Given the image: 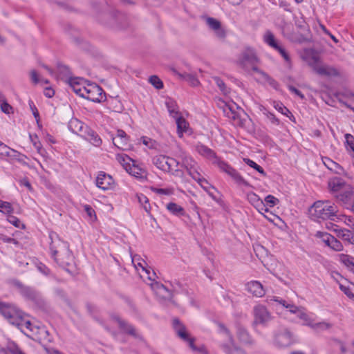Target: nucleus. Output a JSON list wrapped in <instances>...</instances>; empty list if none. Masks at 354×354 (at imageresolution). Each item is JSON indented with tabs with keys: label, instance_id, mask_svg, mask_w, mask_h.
<instances>
[{
	"label": "nucleus",
	"instance_id": "obj_33",
	"mask_svg": "<svg viewBox=\"0 0 354 354\" xmlns=\"http://www.w3.org/2000/svg\"><path fill=\"white\" fill-rule=\"evenodd\" d=\"M166 207L172 214L178 216H183L185 214V209L179 205L175 203H169Z\"/></svg>",
	"mask_w": 354,
	"mask_h": 354
},
{
	"label": "nucleus",
	"instance_id": "obj_37",
	"mask_svg": "<svg viewBox=\"0 0 354 354\" xmlns=\"http://www.w3.org/2000/svg\"><path fill=\"white\" fill-rule=\"evenodd\" d=\"M165 105L167 106L168 111L169 112V114L172 117L177 118V116L179 115V112L176 102L171 99H169L165 102Z\"/></svg>",
	"mask_w": 354,
	"mask_h": 354
},
{
	"label": "nucleus",
	"instance_id": "obj_46",
	"mask_svg": "<svg viewBox=\"0 0 354 354\" xmlns=\"http://www.w3.org/2000/svg\"><path fill=\"white\" fill-rule=\"evenodd\" d=\"M214 81L223 94L227 95L230 93V89L225 85V82L220 77H214Z\"/></svg>",
	"mask_w": 354,
	"mask_h": 354
},
{
	"label": "nucleus",
	"instance_id": "obj_47",
	"mask_svg": "<svg viewBox=\"0 0 354 354\" xmlns=\"http://www.w3.org/2000/svg\"><path fill=\"white\" fill-rule=\"evenodd\" d=\"M332 327V324L328 322H318L313 324L312 328L313 330L316 331H322L328 330Z\"/></svg>",
	"mask_w": 354,
	"mask_h": 354
},
{
	"label": "nucleus",
	"instance_id": "obj_22",
	"mask_svg": "<svg viewBox=\"0 0 354 354\" xmlns=\"http://www.w3.org/2000/svg\"><path fill=\"white\" fill-rule=\"evenodd\" d=\"M326 227L335 232L337 236L341 237L345 241H348V240L354 238V235L352 234L351 230L339 228L337 225L333 224L331 222L326 223Z\"/></svg>",
	"mask_w": 354,
	"mask_h": 354
},
{
	"label": "nucleus",
	"instance_id": "obj_28",
	"mask_svg": "<svg viewBox=\"0 0 354 354\" xmlns=\"http://www.w3.org/2000/svg\"><path fill=\"white\" fill-rule=\"evenodd\" d=\"M115 159L126 171L131 170V165L134 162V160L132 158L124 153H117Z\"/></svg>",
	"mask_w": 354,
	"mask_h": 354
},
{
	"label": "nucleus",
	"instance_id": "obj_6",
	"mask_svg": "<svg viewBox=\"0 0 354 354\" xmlns=\"http://www.w3.org/2000/svg\"><path fill=\"white\" fill-rule=\"evenodd\" d=\"M182 167L187 171L188 174L198 184L207 183V180L201 176L199 172L200 167L198 163L190 156H185L182 159Z\"/></svg>",
	"mask_w": 354,
	"mask_h": 354
},
{
	"label": "nucleus",
	"instance_id": "obj_9",
	"mask_svg": "<svg viewBox=\"0 0 354 354\" xmlns=\"http://www.w3.org/2000/svg\"><path fill=\"white\" fill-rule=\"evenodd\" d=\"M112 322H114L121 333L127 334L137 339H142V335L137 331L135 327L118 315H112Z\"/></svg>",
	"mask_w": 354,
	"mask_h": 354
},
{
	"label": "nucleus",
	"instance_id": "obj_53",
	"mask_svg": "<svg viewBox=\"0 0 354 354\" xmlns=\"http://www.w3.org/2000/svg\"><path fill=\"white\" fill-rule=\"evenodd\" d=\"M265 203L267 205L272 207L279 203V200L272 195H268L265 198Z\"/></svg>",
	"mask_w": 354,
	"mask_h": 354
},
{
	"label": "nucleus",
	"instance_id": "obj_16",
	"mask_svg": "<svg viewBox=\"0 0 354 354\" xmlns=\"http://www.w3.org/2000/svg\"><path fill=\"white\" fill-rule=\"evenodd\" d=\"M112 143L116 148L123 151L126 150L129 147V137L123 130L118 129L116 136L112 138Z\"/></svg>",
	"mask_w": 354,
	"mask_h": 354
},
{
	"label": "nucleus",
	"instance_id": "obj_20",
	"mask_svg": "<svg viewBox=\"0 0 354 354\" xmlns=\"http://www.w3.org/2000/svg\"><path fill=\"white\" fill-rule=\"evenodd\" d=\"M246 290L257 297H262L266 294L263 285L258 281H251L245 284Z\"/></svg>",
	"mask_w": 354,
	"mask_h": 354
},
{
	"label": "nucleus",
	"instance_id": "obj_54",
	"mask_svg": "<svg viewBox=\"0 0 354 354\" xmlns=\"http://www.w3.org/2000/svg\"><path fill=\"white\" fill-rule=\"evenodd\" d=\"M344 137L347 146L354 152V136L350 133H346Z\"/></svg>",
	"mask_w": 354,
	"mask_h": 354
},
{
	"label": "nucleus",
	"instance_id": "obj_62",
	"mask_svg": "<svg viewBox=\"0 0 354 354\" xmlns=\"http://www.w3.org/2000/svg\"><path fill=\"white\" fill-rule=\"evenodd\" d=\"M0 107L1 111L5 113H10V111L12 109V106L6 100L0 104Z\"/></svg>",
	"mask_w": 354,
	"mask_h": 354
},
{
	"label": "nucleus",
	"instance_id": "obj_13",
	"mask_svg": "<svg viewBox=\"0 0 354 354\" xmlns=\"http://www.w3.org/2000/svg\"><path fill=\"white\" fill-rule=\"evenodd\" d=\"M313 59V70L319 75L326 77H335L339 75L338 71L335 68L326 65H320L318 63V58L316 57H314Z\"/></svg>",
	"mask_w": 354,
	"mask_h": 354
},
{
	"label": "nucleus",
	"instance_id": "obj_63",
	"mask_svg": "<svg viewBox=\"0 0 354 354\" xmlns=\"http://www.w3.org/2000/svg\"><path fill=\"white\" fill-rule=\"evenodd\" d=\"M152 191L158 194L169 195L171 192L168 189L152 188Z\"/></svg>",
	"mask_w": 354,
	"mask_h": 354
},
{
	"label": "nucleus",
	"instance_id": "obj_43",
	"mask_svg": "<svg viewBox=\"0 0 354 354\" xmlns=\"http://www.w3.org/2000/svg\"><path fill=\"white\" fill-rule=\"evenodd\" d=\"M243 161L245 164H247L250 167L254 169L262 176H266V173L264 171V169L261 166L257 165L254 161L250 160V158H243Z\"/></svg>",
	"mask_w": 354,
	"mask_h": 354
},
{
	"label": "nucleus",
	"instance_id": "obj_36",
	"mask_svg": "<svg viewBox=\"0 0 354 354\" xmlns=\"http://www.w3.org/2000/svg\"><path fill=\"white\" fill-rule=\"evenodd\" d=\"M324 163L328 169L333 171L336 174H340L344 171L342 166L330 158H326Z\"/></svg>",
	"mask_w": 354,
	"mask_h": 354
},
{
	"label": "nucleus",
	"instance_id": "obj_10",
	"mask_svg": "<svg viewBox=\"0 0 354 354\" xmlns=\"http://www.w3.org/2000/svg\"><path fill=\"white\" fill-rule=\"evenodd\" d=\"M83 97L92 102H100L105 99V93L97 84L87 83Z\"/></svg>",
	"mask_w": 354,
	"mask_h": 354
},
{
	"label": "nucleus",
	"instance_id": "obj_39",
	"mask_svg": "<svg viewBox=\"0 0 354 354\" xmlns=\"http://www.w3.org/2000/svg\"><path fill=\"white\" fill-rule=\"evenodd\" d=\"M175 118L177 124L178 133L180 135V136H182L183 132H185L187 130V123L186 120L181 116L178 115Z\"/></svg>",
	"mask_w": 354,
	"mask_h": 354
},
{
	"label": "nucleus",
	"instance_id": "obj_2",
	"mask_svg": "<svg viewBox=\"0 0 354 354\" xmlns=\"http://www.w3.org/2000/svg\"><path fill=\"white\" fill-rule=\"evenodd\" d=\"M338 212L337 206L329 201H317L308 209L310 218L319 223L323 221L338 222L341 219Z\"/></svg>",
	"mask_w": 354,
	"mask_h": 354
},
{
	"label": "nucleus",
	"instance_id": "obj_8",
	"mask_svg": "<svg viewBox=\"0 0 354 354\" xmlns=\"http://www.w3.org/2000/svg\"><path fill=\"white\" fill-rule=\"evenodd\" d=\"M19 328L28 337L35 340H41L48 335V331L44 326H37L30 322V326H19Z\"/></svg>",
	"mask_w": 354,
	"mask_h": 354
},
{
	"label": "nucleus",
	"instance_id": "obj_11",
	"mask_svg": "<svg viewBox=\"0 0 354 354\" xmlns=\"http://www.w3.org/2000/svg\"><path fill=\"white\" fill-rule=\"evenodd\" d=\"M217 167L220 169L221 171L229 175L238 185H242L245 187H251L250 184L247 180H245L235 169L232 167L225 161L221 160V162H218Z\"/></svg>",
	"mask_w": 354,
	"mask_h": 354
},
{
	"label": "nucleus",
	"instance_id": "obj_29",
	"mask_svg": "<svg viewBox=\"0 0 354 354\" xmlns=\"http://www.w3.org/2000/svg\"><path fill=\"white\" fill-rule=\"evenodd\" d=\"M127 172L138 179H144L147 175L145 169L136 165L134 162L131 165V170H128Z\"/></svg>",
	"mask_w": 354,
	"mask_h": 354
},
{
	"label": "nucleus",
	"instance_id": "obj_24",
	"mask_svg": "<svg viewBox=\"0 0 354 354\" xmlns=\"http://www.w3.org/2000/svg\"><path fill=\"white\" fill-rule=\"evenodd\" d=\"M81 137L96 147L100 146L102 143V140L99 136L88 126L84 132L81 133Z\"/></svg>",
	"mask_w": 354,
	"mask_h": 354
},
{
	"label": "nucleus",
	"instance_id": "obj_18",
	"mask_svg": "<svg viewBox=\"0 0 354 354\" xmlns=\"http://www.w3.org/2000/svg\"><path fill=\"white\" fill-rule=\"evenodd\" d=\"M68 84L70 87L76 94L82 97H84L86 84L83 79L71 77L68 80Z\"/></svg>",
	"mask_w": 354,
	"mask_h": 354
},
{
	"label": "nucleus",
	"instance_id": "obj_19",
	"mask_svg": "<svg viewBox=\"0 0 354 354\" xmlns=\"http://www.w3.org/2000/svg\"><path fill=\"white\" fill-rule=\"evenodd\" d=\"M206 24L209 28L214 31L216 36L219 39H224L226 33L225 30L221 27V22L213 17H207Z\"/></svg>",
	"mask_w": 354,
	"mask_h": 354
},
{
	"label": "nucleus",
	"instance_id": "obj_17",
	"mask_svg": "<svg viewBox=\"0 0 354 354\" xmlns=\"http://www.w3.org/2000/svg\"><path fill=\"white\" fill-rule=\"evenodd\" d=\"M236 337L239 341L246 346H252L254 344V341L248 333V331L242 326H236Z\"/></svg>",
	"mask_w": 354,
	"mask_h": 354
},
{
	"label": "nucleus",
	"instance_id": "obj_64",
	"mask_svg": "<svg viewBox=\"0 0 354 354\" xmlns=\"http://www.w3.org/2000/svg\"><path fill=\"white\" fill-rule=\"evenodd\" d=\"M1 241L3 242V243H14L15 245H19V243L18 241H17L16 239H13V238H11V237H8L7 236H2V237L1 238Z\"/></svg>",
	"mask_w": 354,
	"mask_h": 354
},
{
	"label": "nucleus",
	"instance_id": "obj_34",
	"mask_svg": "<svg viewBox=\"0 0 354 354\" xmlns=\"http://www.w3.org/2000/svg\"><path fill=\"white\" fill-rule=\"evenodd\" d=\"M106 175L101 171L98 174L96 178V185L97 187L103 189V190H107L109 189V186L110 185V183L106 180Z\"/></svg>",
	"mask_w": 354,
	"mask_h": 354
},
{
	"label": "nucleus",
	"instance_id": "obj_1",
	"mask_svg": "<svg viewBox=\"0 0 354 354\" xmlns=\"http://www.w3.org/2000/svg\"><path fill=\"white\" fill-rule=\"evenodd\" d=\"M50 251L54 261L66 271L71 272L68 267L74 263V257L69 249V244L60 239L55 232H49Z\"/></svg>",
	"mask_w": 354,
	"mask_h": 354
},
{
	"label": "nucleus",
	"instance_id": "obj_58",
	"mask_svg": "<svg viewBox=\"0 0 354 354\" xmlns=\"http://www.w3.org/2000/svg\"><path fill=\"white\" fill-rule=\"evenodd\" d=\"M339 288L348 297L352 299H354V294L351 292L349 287L340 284Z\"/></svg>",
	"mask_w": 354,
	"mask_h": 354
},
{
	"label": "nucleus",
	"instance_id": "obj_5",
	"mask_svg": "<svg viewBox=\"0 0 354 354\" xmlns=\"http://www.w3.org/2000/svg\"><path fill=\"white\" fill-rule=\"evenodd\" d=\"M172 326L177 336L184 342H187L192 351H198L203 353H207L205 346L201 345L199 347H197L194 344V339L190 337L185 326L180 321L178 318L175 317L172 319Z\"/></svg>",
	"mask_w": 354,
	"mask_h": 354
},
{
	"label": "nucleus",
	"instance_id": "obj_49",
	"mask_svg": "<svg viewBox=\"0 0 354 354\" xmlns=\"http://www.w3.org/2000/svg\"><path fill=\"white\" fill-rule=\"evenodd\" d=\"M149 82L157 89L163 88L162 80L156 75H151L149 79Z\"/></svg>",
	"mask_w": 354,
	"mask_h": 354
},
{
	"label": "nucleus",
	"instance_id": "obj_55",
	"mask_svg": "<svg viewBox=\"0 0 354 354\" xmlns=\"http://www.w3.org/2000/svg\"><path fill=\"white\" fill-rule=\"evenodd\" d=\"M141 140L143 145L148 147L149 149L154 147L155 142L152 139L146 136H143L141 138Z\"/></svg>",
	"mask_w": 354,
	"mask_h": 354
},
{
	"label": "nucleus",
	"instance_id": "obj_35",
	"mask_svg": "<svg viewBox=\"0 0 354 354\" xmlns=\"http://www.w3.org/2000/svg\"><path fill=\"white\" fill-rule=\"evenodd\" d=\"M21 295L28 299L34 300L36 299L37 294L36 291L30 287L19 286Z\"/></svg>",
	"mask_w": 354,
	"mask_h": 354
},
{
	"label": "nucleus",
	"instance_id": "obj_48",
	"mask_svg": "<svg viewBox=\"0 0 354 354\" xmlns=\"http://www.w3.org/2000/svg\"><path fill=\"white\" fill-rule=\"evenodd\" d=\"M317 237L320 238L322 241L327 245H330V239H334L335 237L327 232H317L315 235Z\"/></svg>",
	"mask_w": 354,
	"mask_h": 354
},
{
	"label": "nucleus",
	"instance_id": "obj_45",
	"mask_svg": "<svg viewBox=\"0 0 354 354\" xmlns=\"http://www.w3.org/2000/svg\"><path fill=\"white\" fill-rule=\"evenodd\" d=\"M297 317L304 322V325H306L312 328L313 320L307 313H306L304 308L301 310L299 313L297 315Z\"/></svg>",
	"mask_w": 354,
	"mask_h": 354
},
{
	"label": "nucleus",
	"instance_id": "obj_60",
	"mask_svg": "<svg viewBox=\"0 0 354 354\" xmlns=\"http://www.w3.org/2000/svg\"><path fill=\"white\" fill-rule=\"evenodd\" d=\"M269 298H270L269 299L270 301H276L285 308H286V306L288 304V303L286 300H284L280 297H276V296L269 297Z\"/></svg>",
	"mask_w": 354,
	"mask_h": 354
},
{
	"label": "nucleus",
	"instance_id": "obj_26",
	"mask_svg": "<svg viewBox=\"0 0 354 354\" xmlns=\"http://www.w3.org/2000/svg\"><path fill=\"white\" fill-rule=\"evenodd\" d=\"M151 287L156 294L165 299H170L173 297L172 292L162 283L156 282L151 284Z\"/></svg>",
	"mask_w": 354,
	"mask_h": 354
},
{
	"label": "nucleus",
	"instance_id": "obj_23",
	"mask_svg": "<svg viewBox=\"0 0 354 354\" xmlns=\"http://www.w3.org/2000/svg\"><path fill=\"white\" fill-rule=\"evenodd\" d=\"M81 137L96 147L100 146L102 143V140L99 136L88 126L84 132L81 133Z\"/></svg>",
	"mask_w": 354,
	"mask_h": 354
},
{
	"label": "nucleus",
	"instance_id": "obj_61",
	"mask_svg": "<svg viewBox=\"0 0 354 354\" xmlns=\"http://www.w3.org/2000/svg\"><path fill=\"white\" fill-rule=\"evenodd\" d=\"M269 298H270L269 299L270 301H276L285 308H286V306L288 304V303L286 300H284L280 297H276V296L269 297Z\"/></svg>",
	"mask_w": 354,
	"mask_h": 354
},
{
	"label": "nucleus",
	"instance_id": "obj_57",
	"mask_svg": "<svg viewBox=\"0 0 354 354\" xmlns=\"http://www.w3.org/2000/svg\"><path fill=\"white\" fill-rule=\"evenodd\" d=\"M274 49L276 50H277L280 53V55L283 57V59L286 62H290L289 55H288V53L286 52V50L283 47H281V46L278 45L277 48H275Z\"/></svg>",
	"mask_w": 354,
	"mask_h": 354
},
{
	"label": "nucleus",
	"instance_id": "obj_50",
	"mask_svg": "<svg viewBox=\"0 0 354 354\" xmlns=\"http://www.w3.org/2000/svg\"><path fill=\"white\" fill-rule=\"evenodd\" d=\"M12 207L10 203L0 201V212L5 214L12 212Z\"/></svg>",
	"mask_w": 354,
	"mask_h": 354
},
{
	"label": "nucleus",
	"instance_id": "obj_42",
	"mask_svg": "<svg viewBox=\"0 0 354 354\" xmlns=\"http://www.w3.org/2000/svg\"><path fill=\"white\" fill-rule=\"evenodd\" d=\"M223 111L227 117L233 120H236L239 118V113L231 106L225 104L223 108Z\"/></svg>",
	"mask_w": 354,
	"mask_h": 354
},
{
	"label": "nucleus",
	"instance_id": "obj_27",
	"mask_svg": "<svg viewBox=\"0 0 354 354\" xmlns=\"http://www.w3.org/2000/svg\"><path fill=\"white\" fill-rule=\"evenodd\" d=\"M86 127L87 125L77 118L71 119L68 124V129L80 136H81V133H83L85 129H86Z\"/></svg>",
	"mask_w": 354,
	"mask_h": 354
},
{
	"label": "nucleus",
	"instance_id": "obj_51",
	"mask_svg": "<svg viewBox=\"0 0 354 354\" xmlns=\"http://www.w3.org/2000/svg\"><path fill=\"white\" fill-rule=\"evenodd\" d=\"M339 221H343L344 223L351 227V229L354 232V218L350 216L341 215V219Z\"/></svg>",
	"mask_w": 354,
	"mask_h": 354
},
{
	"label": "nucleus",
	"instance_id": "obj_14",
	"mask_svg": "<svg viewBox=\"0 0 354 354\" xmlns=\"http://www.w3.org/2000/svg\"><path fill=\"white\" fill-rule=\"evenodd\" d=\"M259 61L254 50L252 48H246L241 54L240 58V63L245 66L246 64H250L252 66V68L254 71L259 72V68L254 66Z\"/></svg>",
	"mask_w": 354,
	"mask_h": 354
},
{
	"label": "nucleus",
	"instance_id": "obj_25",
	"mask_svg": "<svg viewBox=\"0 0 354 354\" xmlns=\"http://www.w3.org/2000/svg\"><path fill=\"white\" fill-rule=\"evenodd\" d=\"M328 185L331 192L338 193L344 189L346 182L341 178L334 177L328 180Z\"/></svg>",
	"mask_w": 354,
	"mask_h": 354
},
{
	"label": "nucleus",
	"instance_id": "obj_4",
	"mask_svg": "<svg viewBox=\"0 0 354 354\" xmlns=\"http://www.w3.org/2000/svg\"><path fill=\"white\" fill-rule=\"evenodd\" d=\"M0 313L12 325L30 326V321H25L22 318L20 312L12 305L0 301Z\"/></svg>",
	"mask_w": 354,
	"mask_h": 354
},
{
	"label": "nucleus",
	"instance_id": "obj_52",
	"mask_svg": "<svg viewBox=\"0 0 354 354\" xmlns=\"http://www.w3.org/2000/svg\"><path fill=\"white\" fill-rule=\"evenodd\" d=\"M330 245L329 248L335 251H342L343 250V245L342 243L336 238L330 239Z\"/></svg>",
	"mask_w": 354,
	"mask_h": 354
},
{
	"label": "nucleus",
	"instance_id": "obj_30",
	"mask_svg": "<svg viewBox=\"0 0 354 354\" xmlns=\"http://www.w3.org/2000/svg\"><path fill=\"white\" fill-rule=\"evenodd\" d=\"M3 350L0 352H4L6 354H24L19 346L13 341L8 340L6 347H1Z\"/></svg>",
	"mask_w": 354,
	"mask_h": 354
},
{
	"label": "nucleus",
	"instance_id": "obj_40",
	"mask_svg": "<svg viewBox=\"0 0 354 354\" xmlns=\"http://www.w3.org/2000/svg\"><path fill=\"white\" fill-rule=\"evenodd\" d=\"M263 39L268 45L274 49L277 48V46L279 45L274 38V35L270 30L266 31V34L264 35Z\"/></svg>",
	"mask_w": 354,
	"mask_h": 354
},
{
	"label": "nucleus",
	"instance_id": "obj_44",
	"mask_svg": "<svg viewBox=\"0 0 354 354\" xmlns=\"http://www.w3.org/2000/svg\"><path fill=\"white\" fill-rule=\"evenodd\" d=\"M247 199L254 207L263 201L257 194L252 192L247 194Z\"/></svg>",
	"mask_w": 354,
	"mask_h": 354
},
{
	"label": "nucleus",
	"instance_id": "obj_7",
	"mask_svg": "<svg viewBox=\"0 0 354 354\" xmlns=\"http://www.w3.org/2000/svg\"><path fill=\"white\" fill-rule=\"evenodd\" d=\"M294 342L293 334L288 328L279 329L274 333L273 342L277 347H288Z\"/></svg>",
	"mask_w": 354,
	"mask_h": 354
},
{
	"label": "nucleus",
	"instance_id": "obj_41",
	"mask_svg": "<svg viewBox=\"0 0 354 354\" xmlns=\"http://www.w3.org/2000/svg\"><path fill=\"white\" fill-rule=\"evenodd\" d=\"M340 261L346 267H348L353 272H354V258L353 257L342 254L340 255Z\"/></svg>",
	"mask_w": 354,
	"mask_h": 354
},
{
	"label": "nucleus",
	"instance_id": "obj_15",
	"mask_svg": "<svg viewBox=\"0 0 354 354\" xmlns=\"http://www.w3.org/2000/svg\"><path fill=\"white\" fill-rule=\"evenodd\" d=\"M196 149L200 155L210 160L212 164L216 166L218 165V162L222 160L216 156V153L212 149L203 144L197 145Z\"/></svg>",
	"mask_w": 354,
	"mask_h": 354
},
{
	"label": "nucleus",
	"instance_id": "obj_31",
	"mask_svg": "<svg viewBox=\"0 0 354 354\" xmlns=\"http://www.w3.org/2000/svg\"><path fill=\"white\" fill-rule=\"evenodd\" d=\"M174 71L180 79L187 81L193 86H196L200 83L197 77L193 74L187 73H180L177 72L176 70H174Z\"/></svg>",
	"mask_w": 354,
	"mask_h": 354
},
{
	"label": "nucleus",
	"instance_id": "obj_32",
	"mask_svg": "<svg viewBox=\"0 0 354 354\" xmlns=\"http://www.w3.org/2000/svg\"><path fill=\"white\" fill-rule=\"evenodd\" d=\"M131 261L136 269L140 268L142 270L145 271L147 274H149V271L145 268V265L147 264L146 262L143 259H142L138 255L132 256ZM148 279L150 280H153L152 277L150 275L148 276Z\"/></svg>",
	"mask_w": 354,
	"mask_h": 354
},
{
	"label": "nucleus",
	"instance_id": "obj_59",
	"mask_svg": "<svg viewBox=\"0 0 354 354\" xmlns=\"http://www.w3.org/2000/svg\"><path fill=\"white\" fill-rule=\"evenodd\" d=\"M286 308H288L291 313L297 315L303 308L298 307L293 304H288Z\"/></svg>",
	"mask_w": 354,
	"mask_h": 354
},
{
	"label": "nucleus",
	"instance_id": "obj_38",
	"mask_svg": "<svg viewBox=\"0 0 354 354\" xmlns=\"http://www.w3.org/2000/svg\"><path fill=\"white\" fill-rule=\"evenodd\" d=\"M137 198L139 203L142 206L145 212L149 214L151 211V205L148 198L142 194H137Z\"/></svg>",
	"mask_w": 354,
	"mask_h": 354
},
{
	"label": "nucleus",
	"instance_id": "obj_56",
	"mask_svg": "<svg viewBox=\"0 0 354 354\" xmlns=\"http://www.w3.org/2000/svg\"><path fill=\"white\" fill-rule=\"evenodd\" d=\"M84 209L91 219H96L95 210L89 205H85Z\"/></svg>",
	"mask_w": 354,
	"mask_h": 354
},
{
	"label": "nucleus",
	"instance_id": "obj_3",
	"mask_svg": "<svg viewBox=\"0 0 354 354\" xmlns=\"http://www.w3.org/2000/svg\"><path fill=\"white\" fill-rule=\"evenodd\" d=\"M153 164L159 169L171 174L173 176L183 178L184 171L178 168L179 162L165 155H157L152 158Z\"/></svg>",
	"mask_w": 354,
	"mask_h": 354
},
{
	"label": "nucleus",
	"instance_id": "obj_21",
	"mask_svg": "<svg viewBox=\"0 0 354 354\" xmlns=\"http://www.w3.org/2000/svg\"><path fill=\"white\" fill-rule=\"evenodd\" d=\"M218 326L219 328L220 332L225 334V335L230 340L229 344L221 345V347L223 348V351L225 353H231L233 351H237L236 348L234 345L233 337L230 330L226 328V326L223 324L218 323Z\"/></svg>",
	"mask_w": 354,
	"mask_h": 354
},
{
	"label": "nucleus",
	"instance_id": "obj_12",
	"mask_svg": "<svg viewBox=\"0 0 354 354\" xmlns=\"http://www.w3.org/2000/svg\"><path fill=\"white\" fill-rule=\"evenodd\" d=\"M254 325H266L272 318L270 312L266 306L261 304L257 305L253 308Z\"/></svg>",
	"mask_w": 354,
	"mask_h": 354
}]
</instances>
